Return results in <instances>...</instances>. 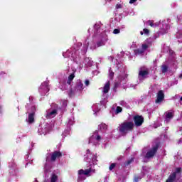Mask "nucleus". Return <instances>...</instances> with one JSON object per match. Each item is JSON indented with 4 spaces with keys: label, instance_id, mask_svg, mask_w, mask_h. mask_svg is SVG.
I'll return each instance as SVG.
<instances>
[{
    "label": "nucleus",
    "instance_id": "nucleus-1",
    "mask_svg": "<svg viewBox=\"0 0 182 182\" xmlns=\"http://www.w3.org/2000/svg\"><path fill=\"white\" fill-rule=\"evenodd\" d=\"M133 129H134V123L133 122L125 121L119 125V132L126 136L129 132H132Z\"/></svg>",
    "mask_w": 182,
    "mask_h": 182
},
{
    "label": "nucleus",
    "instance_id": "nucleus-23",
    "mask_svg": "<svg viewBox=\"0 0 182 182\" xmlns=\"http://www.w3.org/2000/svg\"><path fill=\"white\" fill-rule=\"evenodd\" d=\"M114 167H116V163L111 164V165L109 167V171H112L113 168H114Z\"/></svg>",
    "mask_w": 182,
    "mask_h": 182
},
{
    "label": "nucleus",
    "instance_id": "nucleus-7",
    "mask_svg": "<svg viewBox=\"0 0 182 182\" xmlns=\"http://www.w3.org/2000/svg\"><path fill=\"white\" fill-rule=\"evenodd\" d=\"M62 156V152L60 151H55L51 154L50 161H56V159H60Z\"/></svg>",
    "mask_w": 182,
    "mask_h": 182
},
{
    "label": "nucleus",
    "instance_id": "nucleus-10",
    "mask_svg": "<svg viewBox=\"0 0 182 182\" xmlns=\"http://www.w3.org/2000/svg\"><path fill=\"white\" fill-rule=\"evenodd\" d=\"M56 114H58V110L53 109L50 112L47 113L46 118L47 119H50V117H52V116H56Z\"/></svg>",
    "mask_w": 182,
    "mask_h": 182
},
{
    "label": "nucleus",
    "instance_id": "nucleus-36",
    "mask_svg": "<svg viewBox=\"0 0 182 182\" xmlns=\"http://www.w3.org/2000/svg\"><path fill=\"white\" fill-rule=\"evenodd\" d=\"M73 91L72 90H70V93H73Z\"/></svg>",
    "mask_w": 182,
    "mask_h": 182
},
{
    "label": "nucleus",
    "instance_id": "nucleus-8",
    "mask_svg": "<svg viewBox=\"0 0 182 182\" xmlns=\"http://www.w3.org/2000/svg\"><path fill=\"white\" fill-rule=\"evenodd\" d=\"M35 122V112L28 114V123L32 124Z\"/></svg>",
    "mask_w": 182,
    "mask_h": 182
},
{
    "label": "nucleus",
    "instance_id": "nucleus-3",
    "mask_svg": "<svg viewBox=\"0 0 182 182\" xmlns=\"http://www.w3.org/2000/svg\"><path fill=\"white\" fill-rule=\"evenodd\" d=\"M159 150V144L155 145L146 154V159H151L154 156H156L157 151Z\"/></svg>",
    "mask_w": 182,
    "mask_h": 182
},
{
    "label": "nucleus",
    "instance_id": "nucleus-25",
    "mask_svg": "<svg viewBox=\"0 0 182 182\" xmlns=\"http://www.w3.org/2000/svg\"><path fill=\"white\" fill-rule=\"evenodd\" d=\"M123 109L122 108V107H117L116 109V113H122Z\"/></svg>",
    "mask_w": 182,
    "mask_h": 182
},
{
    "label": "nucleus",
    "instance_id": "nucleus-5",
    "mask_svg": "<svg viewBox=\"0 0 182 182\" xmlns=\"http://www.w3.org/2000/svg\"><path fill=\"white\" fill-rule=\"evenodd\" d=\"M149 75V68H145L144 67H141L139 70V77H143L144 79L146 77Z\"/></svg>",
    "mask_w": 182,
    "mask_h": 182
},
{
    "label": "nucleus",
    "instance_id": "nucleus-4",
    "mask_svg": "<svg viewBox=\"0 0 182 182\" xmlns=\"http://www.w3.org/2000/svg\"><path fill=\"white\" fill-rule=\"evenodd\" d=\"M133 120H134V124H135V126H136V127H140V126H141V124H143V123H144V117H143V116H141V115L134 116Z\"/></svg>",
    "mask_w": 182,
    "mask_h": 182
},
{
    "label": "nucleus",
    "instance_id": "nucleus-37",
    "mask_svg": "<svg viewBox=\"0 0 182 182\" xmlns=\"http://www.w3.org/2000/svg\"><path fill=\"white\" fill-rule=\"evenodd\" d=\"M117 160H122V158L119 157V158L117 159Z\"/></svg>",
    "mask_w": 182,
    "mask_h": 182
},
{
    "label": "nucleus",
    "instance_id": "nucleus-6",
    "mask_svg": "<svg viewBox=\"0 0 182 182\" xmlns=\"http://www.w3.org/2000/svg\"><path fill=\"white\" fill-rule=\"evenodd\" d=\"M164 90H159L156 94V99L155 100V103H161L163 100H164Z\"/></svg>",
    "mask_w": 182,
    "mask_h": 182
},
{
    "label": "nucleus",
    "instance_id": "nucleus-13",
    "mask_svg": "<svg viewBox=\"0 0 182 182\" xmlns=\"http://www.w3.org/2000/svg\"><path fill=\"white\" fill-rule=\"evenodd\" d=\"M105 45H106V41H104L103 40H101L97 42V48H100V46H105Z\"/></svg>",
    "mask_w": 182,
    "mask_h": 182
},
{
    "label": "nucleus",
    "instance_id": "nucleus-20",
    "mask_svg": "<svg viewBox=\"0 0 182 182\" xmlns=\"http://www.w3.org/2000/svg\"><path fill=\"white\" fill-rule=\"evenodd\" d=\"M109 77L111 80H113V77H114V72L111 71L109 70Z\"/></svg>",
    "mask_w": 182,
    "mask_h": 182
},
{
    "label": "nucleus",
    "instance_id": "nucleus-22",
    "mask_svg": "<svg viewBox=\"0 0 182 182\" xmlns=\"http://www.w3.org/2000/svg\"><path fill=\"white\" fill-rule=\"evenodd\" d=\"M133 161H134V159L133 158H132L131 159H129L127 162H125L124 164H125V166H129V165L132 164V163H133Z\"/></svg>",
    "mask_w": 182,
    "mask_h": 182
},
{
    "label": "nucleus",
    "instance_id": "nucleus-26",
    "mask_svg": "<svg viewBox=\"0 0 182 182\" xmlns=\"http://www.w3.org/2000/svg\"><path fill=\"white\" fill-rule=\"evenodd\" d=\"M113 33H114V35H117V33H120V29H118V28L114 29Z\"/></svg>",
    "mask_w": 182,
    "mask_h": 182
},
{
    "label": "nucleus",
    "instance_id": "nucleus-19",
    "mask_svg": "<svg viewBox=\"0 0 182 182\" xmlns=\"http://www.w3.org/2000/svg\"><path fill=\"white\" fill-rule=\"evenodd\" d=\"M92 172V168H90L89 169L84 171V176H89L90 173Z\"/></svg>",
    "mask_w": 182,
    "mask_h": 182
},
{
    "label": "nucleus",
    "instance_id": "nucleus-33",
    "mask_svg": "<svg viewBox=\"0 0 182 182\" xmlns=\"http://www.w3.org/2000/svg\"><path fill=\"white\" fill-rule=\"evenodd\" d=\"M85 86H89V85H90V81H89V80H86L85 81Z\"/></svg>",
    "mask_w": 182,
    "mask_h": 182
},
{
    "label": "nucleus",
    "instance_id": "nucleus-12",
    "mask_svg": "<svg viewBox=\"0 0 182 182\" xmlns=\"http://www.w3.org/2000/svg\"><path fill=\"white\" fill-rule=\"evenodd\" d=\"M76 89L77 90H83L84 87H83V83H82V81H79L76 85Z\"/></svg>",
    "mask_w": 182,
    "mask_h": 182
},
{
    "label": "nucleus",
    "instance_id": "nucleus-28",
    "mask_svg": "<svg viewBox=\"0 0 182 182\" xmlns=\"http://www.w3.org/2000/svg\"><path fill=\"white\" fill-rule=\"evenodd\" d=\"M78 174H79L80 176H82V175H84V176H85V170H83V169L79 170V171H78Z\"/></svg>",
    "mask_w": 182,
    "mask_h": 182
},
{
    "label": "nucleus",
    "instance_id": "nucleus-27",
    "mask_svg": "<svg viewBox=\"0 0 182 182\" xmlns=\"http://www.w3.org/2000/svg\"><path fill=\"white\" fill-rule=\"evenodd\" d=\"M120 83L119 82H114V90H116V89H117V87H119Z\"/></svg>",
    "mask_w": 182,
    "mask_h": 182
},
{
    "label": "nucleus",
    "instance_id": "nucleus-29",
    "mask_svg": "<svg viewBox=\"0 0 182 182\" xmlns=\"http://www.w3.org/2000/svg\"><path fill=\"white\" fill-rule=\"evenodd\" d=\"M139 180H141V178L140 176H135L134 181V182H139Z\"/></svg>",
    "mask_w": 182,
    "mask_h": 182
},
{
    "label": "nucleus",
    "instance_id": "nucleus-30",
    "mask_svg": "<svg viewBox=\"0 0 182 182\" xmlns=\"http://www.w3.org/2000/svg\"><path fill=\"white\" fill-rule=\"evenodd\" d=\"M148 48H149V46H147V44H142V49L144 50H146Z\"/></svg>",
    "mask_w": 182,
    "mask_h": 182
},
{
    "label": "nucleus",
    "instance_id": "nucleus-38",
    "mask_svg": "<svg viewBox=\"0 0 182 182\" xmlns=\"http://www.w3.org/2000/svg\"><path fill=\"white\" fill-rule=\"evenodd\" d=\"M32 109H33L35 110V107H32Z\"/></svg>",
    "mask_w": 182,
    "mask_h": 182
},
{
    "label": "nucleus",
    "instance_id": "nucleus-9",
    "mask_svg": "<svg viewBox=\"0 0 182 182\" xmlns=\"http://www.w3.org/2000/svg\"><path fill=\"white\" fill-rule=\"evenodd\" d=\"M109 90H110V81H107L104 87H103V93H109Z\"/></svg>",
    "mask_w": 182,
    "mask_h": 182
},
{
    "label": "nucleus",
    "instance_id": "nucleus-2",
    "mask_svg": "<svg viewBox=\"0 0 182 182\" xmlns=\"http://www.w3.org/2000/svg\"><path fill=\"white\" fill-rule=\"evenodd\" d=\"M182 168L181 167L176 168L175 171L171 173L168 178L166 179V182H177L178 178L181 177Z\"/></svg>",
    "mask_w": 182,
    "mask_h": 182
},
{
    "label": "nucleus",
    "instance_id": "nucleus-35",
    "mask_svg": "<svg viewBox=\"0 0 182 182\" xmlns=\"http://www.w3.org/2000/svg\"><path fill=\"white\" fill-rule=\"evenodd\" d=\"M87 153H90V150L87 149Z\"/></svg>",
    "mask_w": 182,
    "mask_h": 182
},
{
    "label": "nucleus",
    "instance_id": "nucleus-11",
    "mask_svg": "<svg viewBox=\"0 0 182 182\" xmlns=\"http://www.w3.org/2000/svg\"><path fill=\"white\" fill-rule=\"evenodd\" d=\"M75 73H71L69 76H68V80L67 81L68 85H72V82L73 80L75 79Z\"/></svg>",
    "mask_w": 182,
    "mask_h": 182
},
{
    "label": "nucleus",
    "instance_id": "nucleus-15",
    "mask_svg": "<svg viewBox=\"0 0 182 182\" xmlns=\"http://www.w3.org/2000/svg\"><path fill=\"white\" fill-rule=\"evenodd\" d=\"M150 33V30L147 28H144L143 31H140V35H149Z\"/></svg>",
    "mask_w": 182,
    "mask_h": 182
},
{
    "label": "nucleus",
    "instance_id": "nucleus-14",
    "mask_svg": "<svg viewBox=\"0 0 182 182\" xmlns=\"http://www.w3.org/2000/svg\"><path fill=\"white\" fill-rule=\"evenodd\" d=\"M168 70V67L166 65H161V72L162 73H166Z\"/></svg>",
    "mask_w": 182,
    "mask_h": 182
},
{
    "label": "nucleus",
    "instance_id": "nucleus-39",
    "mask_svg": "<svg viewBox=\"0 0 182 182\" xmlns=\"http://www.w3.org/2000/svg\"><path fill=\"white\" fill-rule=\"evenodd\" d=\"M181 102H182V97H181Z\"/></svg>",
    "mask_w": 182,
    "mask_h": 182
},
{
    "label": "nucleus",
    "instance_id": "nucleus-18",
    "mask_svg": "<svg viewBox=\"0 0 182 182\" xmlns=\"http://www.w3.org/2000/svg\"><path fill=\"white\" fill-rule=\"evenodd\" d=\"M100 130H107V126L106 124H101L100 125Z\"/></svg>",
    "mask_w": 182,
    "mask_h": 182
},
{
    "label": "nucleus",
    "instance_id": "nucleus-21",
    "mask_svg": "<svg viewBox=\"0 0 182 182\" xmlns=\"http://www.w3.org/2000/svg\"><path fill=\"white\" fill-rule=\"evenodd\" d=\"M135 53L136 55H141V54L144 53V51L143 50L136 49V50H135Z\"/></svg>",
    "mask_w": 182,
    "mask_h": 182
},
{
    "label": "nucleus",
    "instance_id": "nucleus-34",
    "mask_svg": "<svg viewBox=\"0 0 182 182\" xmlns=\"http://www.w3.org/2000/svg\"><path fill=\"white\" fill-rule=\"evenodd\" d=\"M137 0H130L129 4H134V2H136Z\"/></svg>",
    "mask_w": 182,
    "mask_h": 182
},
{
    "label": "nucleus",
    "instance_id": "nucleus-24",
    "mask_svg": "<svg viewBox=\"0 0 182 182\" xmlns=\"http://www.w3.org/2000/svg\"><path fill=\"white\" fill-rule=\"evenodd\" d=\"M148 25H149V26H151V28H153L154 26V21L149 20L147 21Z\"/></svg>",
    "mask_w": 182,
    "mask_h": 182
},
{
    "label": "nucleus",
    "instance_id": "nucleus-17",
    "mask_svg": "<svg viewBox=\"0 0 182 182\" xmlns=\"http://www.w3.org/2000/svg\"><path fill=\"white\" fill-rule=\"evenodd\" d=\"M166 117V119H173L174 117V114H173V112H168Z\"/></svg>",
    "mask_w": 182,
    "mask_h": 182
},
{
    "label": "nucleus",
    "instance_id": "nucleus-16",
    "mask_svg": "<svg viewBox=\"0 0 182 182\" xmlns=\"http://www.w3.org/2000/svg\"><path fill=\"white\" fill-rule=\"evenodd\" d=\"M50 181L51 182H56V181H58V175H56L55 173L52 174Z\"/></svg>",
    "mask_w": 182,
    "mask_h": 182
},
{
    "label": "nucleus",
    "instance_id": "nucleus-32",
    "mask_svg": "<svg viewBox=\"0 0 182 182\" xmlns=\"http://www.w3.org/2000/svg\"><path fill=\"white\" fill-rule=\"evenodd\" d=\"M95 140H97V141H100V140H102V136H100V135H97Z\"/></svg>",
    "mask_w": 182,
    "mask_h": 182
},
{
    "label": "nucleus",
    "instance_id": "nucleus-31",
    "mask_svg": "<svg viewBox=\"0 0 182 182\" xmlns=\"http://www.w3.org/2000/svg\"><path fill=\"white\" fill-rule=\"evenodd\" d=\"M116 9H122V4H117L115 6Z\"/></svg>",
    "mask_w": 182,
    "mask_h": 182
}]
</instances>
